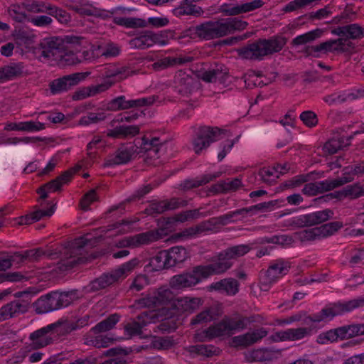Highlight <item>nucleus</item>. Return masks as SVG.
I'll return each instance as SVG.
<instances>
[{
    "label": "nucleus",
    "instance_id": "nucleus-1",
    "mask_svg": "<svg viewBox=\"0 0 364 364\" xmlns=\"http://www.w3.org/2000/svg\"><path fill=\"white\" fill-rule=\"evenodd\" d=\"M251 249L249 245L230 247L220 252L215 259H212L210 264L198 265L193 267L191 272L173 276L170 280V285L173 289H182L196 285L202 279L223 274L232 267L231 259L245 255Z\"/></svg>",
    "mask_w": 364,
    "mask_h": 364
},
{
    "label": "nucleus",
    "instance_id": "nucleus-2",
    "mask_svg": "<svg viewBox=\"0 0 364 364\" xmlns=\"http://www.w3.org/2000/svg\"><path fill=\"white\" fill-rule=\"evenodd\" d=\"M247 26L246 21L237 18L208 21L196 26L195 32L199 38L210 40L232 34L235 31L244 30Z\"/></svg>",
    "mask_w": 364,
    "mask_h": 364
},
{
    "label": "nucleus",
    "instance_id": "nucleus-3",
    "mask_svg": "<svg viewBox=\"0 0 364 364\" xmlns=\"http://www.w3.org/2000/svg\"><path fill=\"white\" fill-rule=\"evenodd\" d=\"M251 321L252 320L249 318L243 316H225L220 322L196 333V339L200 342H204L217 337L230 335L236 331L245 329Z\"/></svg>",
    "mask_w": 364,
    "mask_h": 364
},
{
    "label": "nucleus",
    "instance_id": "nucleus-4",
    "mask_svg": "<svg viewBox=\"0 0 364 364\" xmlns=\"http://www.w3.org/2000/svg\"><path fill=\"white\" fill-rule=\"evenodd\" d=\"M77 290L68 291H53L41 296L34 306L38 314H45L68 306L77 297Z\"/></svg>",
    "mask_w": 364,
    "mask_h": 364
},
{
    "label": "nucleus",
    "instance_id": "nucleus-5",
    "mask_svg": "<svg viewBox=\"0 0 364 364\" xmlns=\"http://www.w3.org/2000/svg\"><path fill=\"white\" fill-rule=\"evenodd\" d=\"M138 264L139 260L136 258H134L122 264L117 269L109 272L102 274L99 277L90 282L89 284L90 290L92 291H97L117 282L121 279L127 277Z\"/></svg>",
    "mask_w": 364,
    "mask_h": 364
},
{
    "label": "nucleus",
    "instance_id": "nucleus-6",
    "mask_svg": "<svg viewBox=\"0 0 364 364\" xmlns=\"http://www.w3.org/2000/svg\"><path fill=\"white\" fill-rule=\"evenodd\" d=\"M363 306H364V297H358L344 303H338L334 304L333 307L324 308L318 314L305 317L304 323L309 324L312 322H320Z\"/></svg>",
    "mask_w": 364,
    "mask_h": 364
},
{
    "label": "nucleus",
    "instance_id": "nucleus-7",
    "mask_svg": "<svg viewBox=\"0 0 364 364\" xmlns=\"http://www.w3.org/2000/svg\"><path fill=\"white\" fill-rule=\"evenodd\" d=\"M354 48V44L352 41L345 38H338L335 40H329L323 42L318 45L308 47L306 48V53L308 55L313 57H318V53H344L348 52Z\"/></svg>",
    "mask_w": 364,
    "mask_h": 364
},
{
    "label": "nucleus",
    "instance_id": "nucleus-8",
    "mask_svg": "<svg viewBox=\"0 0 364 364\" xmlns=\"http://www.w3.org/2000/svg\"><path fill=\"white\" fill-rule=\"evenodd\" d=\"M291 268L290 262L278 259L272 261L264 276L260 277L261 289L267 291L269 285L275 282L279 278L286 275Z\"/></svg>",
    "mask_w": 364,
    "mask_h": 364
},
{
    "label": "nucleus",
    "instance_id": "nucleus-9",
    "mask_svg": "<svg viewBox=\"0 0 364 364\" xmlns=\"http://www.w3.org/2000/svg\"><path fill=\"white\" fill-rule=\"evenodd\" d=\"M287 42V38L282 36H273L268 39H259L253 42L255 51L258 55L259 61L265 56L279 52Z\"/></svg>",
    "mask_w": 364,
    "mask_h": 364
},
{
    "label": "nucleus",
    "instance_id": "nucleus-10",
    "mask_svg": "<svg viewBox=\"0 0 364 364\" xmlns=\"http://www.w3.org/2000/svg\"><path fill=\"white\" fill-rule=\"evenodd\" d=\"M16 296H25L26 299L14 300L0 308V321L18 316L28 311L31 302L30 294L27 291H21L17 292Z\"/></svg>",
    "mask_w": 364,
    "mask_h": 364
},
{
    "label": "nucleus",
    "instance_id": "nucleus-11",
    "mask_svg": "<svg viewBox=\"0 0 364 364\" xmlns=\"http://www.w3.org/2000/svg\"><path fill=\"white\" fill-rule=\"evenodd\" d=\"M223 131L218 127H201L193 139V146L196 154L207 149L211 143L219 140Z\"/></svg>",
    "mask_w": 364,
    "mask_h": 364
},
{
    "label": "nucleus",
    "instance_id": "nucleus-12",
    "mask_svg": "<svg viewBox=\"0 0 364 364\" xmlns=\"http://www.w3.org/2000/svg\"><path fill=\"white\" fill-rule=\"evenodd\" d=\"M157 98L158 97L153 95L147 97L127 100L125 96L121 95L108 102L106 105V109L109 111L115 112L130 108L150 106L154 104Z\"/></svg>",
    "mask_w": 364,
    "mask_h": 364
},
{
    "label": "nucleus",
    "instance_id": "nucleus-13",
    "mask_svg": "<svg viewBox=\"0 0 364 364\" xmlns=\"http://www.w3.org/2000/svg\"><path fill=\"white\" fill-rule=\"evenodd\" d=\"M351 181L352 179L348 177H342L337 179H328L322 181L311 182L304 185L302 193L309 196H314L323 192L331 191Z\"/></svg>",
    "mask_w": 364,
    "mask_h": 364
},
{
    "label": "nucleus",
    "instance_id": "nucleus-14",
    "mask_svg": "<svg viewBox=\"0 0 364 364\" xmlns=\"http://www.w3.org/2000/svg\"><path fill=\"white\" fill-rule=\"evenodd\" d=\"M89 73H75L53 80L49 84L53 95L67 92L88 76Z\"/></svg>",
    "mask_w": 364,
    "mask_h": 364
},
{
    "label": "nucleus",
    "instance_id": "nucleus-15",
    "mask_svg": "<svg viewBox=\"0 0 364 364\" xmlns=\"http://www.w3.org/2000/svg\"><path fill=\"white\" fill-rule=\"evenodd\" d=\"M264 5L262 0H253L242 4H224L220 7V11L226 16H236L255 11Z\"/></svg>",
    "mask_w": 364,
    "mask_h": 364
},
{
    "label": "nucleus",
    "instance_id": "nucleus-16",
    "mask_svg": "<svg viewBox=\"0 0 364 364\" xmlns=\"http://www.w3.org/2000/svg\"><path fill=\"white\" fill-rule=\"evenodd\" d=\"M55 327V324H50L31 333L29 338L33 348H41L53 342V331Z\"/></svg>",
    "mask_w": 364,
    "mask_h": 364
},
{
    "label": "nucleus",
    "instance_id": "nucleus-17",
    "mask_svg": "<svg viewBox=\"0 0 364 364\" xmlns=\"http://www.w3.org/2000/svg\"><path fill=\"white\" fill-rule=\"evenodd\" d=\"M63 50L62 41L58 38H44L39 44L38 53L46 58L59 57Z\"/></svg>",
    "mask_w": 364,
    "mask_h": 364
},
{
    "label": "nucleus",
    "instance_id": "nucleus-18",
    "mask_svg": "<svg viewBox=\"0 0 364 364\" xmlns=\"http://www.w3.org/2000/svg\"><path fill=\"white\" fill-rule=\"evenodd\" d=\"M267 335V331L264 328L256 329L242 335L232 338V344L235 347L246 348L250 346Z\"/></svg>",
    "mask_w": 364,
    "mask_h": 364
},
{
    "label": "nucleus",
    "instance_id": "nucleus-19",
    "mask_svg": "<svg viewBox=\"0 0 364 364\" xmlns=\"http://www.w3.org/2000/svg\"><path fill=\"white\" fill-rule=\"evenodd\" d=\"M175 88L182 95H187L198 88V82L184 72L179 71L174 77Z\"/></svg>",
    "mask_w": 364,
    "mask_h": 364
},
{
    "label": "nucleus",
    "instance_id": "nucleus-20",
    "mask_svg": "<svg viewBox=\"0 0 364 364\" xmlns=\"http://www.w3.org/2000/svg\"><path fill=\"white\" fill-rule=\"evenodd\" d=\"M135 152L136 148L134 146L120 147L113 155L109 156L106 159L105 166H111L127 164L131 161Z\"/></svg>",
    "mask_w": 364,
    "mask_h": 364
},
{
    "label": "nucleus",
    "instance_id": "nucleus-21",
    "mask_svg": "<svg viewBox=\"0 0 364 364\" xmlns=\"http://www.w3.org/2000/svg\"><path fill=\"white\" fill-rule=\"evenodd\" d=\"M152 318L153 316L149 313L144 312L138 315L136 319L126 324L124 331L129 336L141 335L142 328L150 323Z\"/></svg>",
    "mask_w": 364,
    "mask_h": 364
},
{
    "label": "nucleus",
    "instance_id": "nucleus-22",
    "mask_svg": "<svg viewBox=\"0 0 364 364\" xmlns=\"http://www.w3.org/2000/svg\"><path fill=\"white\" fill-rule=\"evenodd\" d=\"M310 331L311 330L308 328H289L276 332L272 336V339L275 342L297 341L308 336Z\"/></svg>",
    "mask_w": 364,
    "mask_h": 364
},
{
    "label": "nucleus",
    "instance_id": "nucleus-23",
    "mask_svg": "<svg viewBox=\"0 0 364 364\" xmlns=\"http://www.w3.org/2000/svg\"><path fill=\"white\" fill-rule=\"evenodd\" d=\"M159 42L156 33L150 31H144L135 38L131 39L129 44L132 48L146 49Z\"/></svg>",
    "mask_w": 364,
    "mask_h": 364
},
{
    "label": "nucleus",
    "instance_id": "nucleus-24",
    "mask_svg": "<svg viewBox=\"0 0 364 364\" xmlns=\"http://www.w3.org/2000/svg\"><path fill=\"white\" fill-rule=\"evenodd\" d=\"M331 33L338 36L340 38H345L350 40L360 39L364 36V28L357 23H353L343 26H338L332 30Z\"/></svg>",
    "mask_w": 364,
    "mask_h": 364
},
{
    "label": "nucleus",
    "instance_id": "nucleus-25",
    "mask_svg": "<svg viewBox=\"0 0 364 364\" xmlns=\"http://www.w3.org/2000/svg\"><path fill=\"white\" fill-rule=\"evenodd\" d=\"M82 247L79 245L77 247H73L65 252V257L61 260L62 267L65 269H71L77 264H84L87 261V258L82 256Z\"/></svg>",
    "mask_w": 364,
    "mask_h": 364
},
{
    "label": "nucleus",
    "instance_id": "nucleus-26",
    "mask_svg": "<svg viewBox=\"0 0 364 364\" xmlns=\"http://www.w3.org/2000/svg\"><path fill=\"white\" fill-rule=\"evenodd\" d=\"M99 73L100 77L106 80H111L114 77H119V80H123L135 73L134 71L129 70L128 67L118 68L111 65L102 67Z\"/></svg>",
    "mask_w": 364,
    "mask_h": 364
},
{
    "label": "nucleus",
    "instance_id": "nucleus-27",
    "mask_svg": "<svg viewBox=\"0 0 364 364\" xmlns=\"http://www.w3.org/2000/svg\"><path fill=\"white\" fill-rule=\"evenodd\" d=\"M208 288L211 291L214 290L233 296L238 292L239 283L235 279L226 278L212 283Z\"/></svg>",
    "mask_w": 364,
    "mask_h": 364
},
{
    "label": "nucleus",
    "instance_id": "nucleus-28",
    "mask_svg": "<svg viewBox=\"0 0 364 364\" xmlns=\"http://www.w3.org/2000/svg\"><path fill=\"white\" fill-rule=\"evenodd\" d=\"M333 215L332 210L325 209L302 215L300 220L304 225L312 226L328 220L333 218Z\"/></svg>",
    "mask_w": 364,
    "mask_h": 364
},
{
    "label": "nucleus",
    "instance_id": "nucleus-29",
    "mask_svg": "<svg viewBox=\"0 0 364 364\" xmlns=\"http://www.w3.org/2000/svg\"><path fill=\"white\" fill-rule=\"evenodd\" d=\"M171 299V291L169 289L159 290L153 297H145L138 300V304L141 307H151L159 304H165Z\"/></svg>",
    "mask_w": 364,
    "mask_h": 364
},
{
    "label": "nucleus",
    "instance_id": "nucleus-30",
    "mask_svg": "<svg viewBox=\"0 0 364 364\" xmlns=\"http://www.w3.org/2000/svg\"><path fill=\"white\" fill-rule=\"evenodd\" d=\"M73 9L79 14L95 16L102 19H108L114 14V11L99 9L90 4L75 6Z\"/></svg>",
    "mask_w": 364,
    "mask_h": 364
},
{
    "label": "nucleus",
    "instance_id": "nucleus-31",
    "mask_svg": "<svg viewBox=\"0 0 364 364\" xmlns=\"http://www.w3.org/2000/svg\"><path fill=\"white\" fill-rule=\"evenodd\" d=\"M158 238L159 233L151 230L127 238L123 241L122 245L124 246L137 247L141 245L149 244Z\"/></svg>",
    "mask_w": 364,
    "mask_h": 364
},
{
    "label": "nucleus",
    "instance_id": "nucleus-32",
    "mask_svg": "<svg viewBox=\"0 0 364 364\" xmlns=\"http://www.w3.org/2000/svg\"><path fill=\"white\" fill-rule=\"evenodd\" d=\"M24 70L23 63H12L0 68V82L20 77Z\"/></svg>",
    "mask_w": 364,
    "mask_h": 364
},
{
    "label": "nucleus",
    "instance_id": "nucleus-33",
    "mask_svg": "<svg viewBox=\"0 0 364 364\" xmlns=\"http://www.w3.org/2000/svg\"><path fill=\"white\" fill-rule=\"evenodd\" d=\"M228 73L223 65L216 66L215 68L204 71L201 74V79L207 82H215L219 81L223 83L226 81Z\"/></svg>",
    "mask_w": 364,
    "mask_h": 364
},
{
    "label": "nucleus",
    "instance_id": "nucleus-34",
    "mask_svg": "<svg viewBox=\"0 0 364 364\" xmlns=\"http://www.w3.org/2000/svg\"><path fill=\"white\" fill-rule=\"evenodd\" d=\"M140 128L137 125L117 126L107 132V136L112 138L133 137L139 133Z\"/></svg>",
    "mask_w": 364,
    "mask_h": 364
},
{
    "label": "nucleus",
    "instance_id": "nucleus-35",
    "mask_svg": "<svg viewBox=\"0 0 364 364\" xmlns=\"http://www.w3.org/2000/svg\"><path fill=\"white\" fill-rule=\"evenodd\" d=\"M141 149L145 152H149L151 157H159L158 156L164 146V144L160 141L159 138L153 137L151 139L144 136L141 139Z\"/></svg>",
    "mask_w": 364,
    "mask_h": 364
},
{
    "label": "nucleus",
    "instance_id": "nucleus-36",
    "mask_svg": "<svg viewBox=\"0 0 364 364\" xmlns=\"http://www.w3.org/2000/svg\"><path fill=\"white\" fill-rule=\"evenodd\" d=\"M201 304L200 298L183 297L178 299L174 302V306L180 311L192 312L196 310Z\"/></svg>",
    "mask_w": 364,
    "mask_h": 364
},
{
    "label": "nucleus",
    "instance_id": "nucleus-37",
    "mask_svg": "<svg viewBox=\"0 0 364 364\" xmlns=\"http://www.w3.org/2000/svg\"><path fill=\"white\" fill-rule=\"evenodd\" d=\"M356 97L354 92L341 90L324 96L323 100L328 105H333L343 103L348 100H355Z\"/></svg>",
    "mask_w": 364,
    "mask_h": 364
},
{
    "label": "nucleus",
    "instance_id": "nucleus-38",
    "mask_svg": "<svg viewBox=\"0 0 364 364\" xmlns=\"http://www.w3.org/2000/svg\"><path fill=\"white\" fill-rule=\"evenodd\" d=\"M219 316L215 307H209L200 312L191 320V325L203 324L216 319Z\"/></svg>",
    "mask_w": 364,
    "mask_h": 364
},
{
    "label": "nucleus",
    "instance_id": "nucleus-39",
    "mask_svg": "<svg viewBox=\"0 0 364 364\" xmlns=\"http://www.w3.org/2000/svg\"><path fill=\"white\" fill-rule=\"evenodd\" d=\"M220 172H217L213 174H206L200 178H193V179H188L185 180L181 184V186L183 189L187 190L193 188H197L200 186L205 185L208 182L214 180L215 178L219 177L220 176Z\"/></svg>",
    "mask_w": 364,
    "mask_h": 364
},
{
    "label": "nucleus",
    "instance_id": "nucleus-40",
    "mask_svg": "<svg viewBox=\"0 0 364 364\" xmlns=\"http://www.w3.org/2000/svg\"><path fill=\"white\" fill-rule=\"evenodd\" d=\"M363 196L362 187L359 183L346 186L341 191H336L326 195V197L331 198H341L342 196H350L352 198H358Z\"/></svg>",
    "mask_w": 364,
    "mask_h": 364
},
{
    "label": "nucleus",
    "instance_id": "nucleus-41",
    "mask_svg": "<svg viewBox=\"0 0 364 364\" xmlns=\"http://www.w3.org/2000/svg\"><path fill=\"white\" fill-rule=\"evenodd\" d=\"M119 321V315L114 314L109 316L107 318L98 323L95 326L91 328V331L95 333H100L112 329Z\"/></svg>",
    "mask_w": 364,
    "mask_h": 364
},
{
    "label": "nucleus",
    "instance_id": "nucleus-42",
    "mask_svg": "<svg viewBox=\"0 0 364 364\" xmlns=\"http://www.w3.org/2000/svg\"><path fill=\"white\" fill-rule=\"evenodd\" d=\"M187 350L191 354L203 355L205 357H211L213 355H218L220 353L218 348L212 345L203 344L191 346L187 348Z\"/></svg>",
    "mask_w": 364,
    "mask_h": 364
},
{
    "label": "nucleus",
    "instance_id": "nucleus-43",
    "mask_svg": "<svg viewBox=\"0 0 364 364\" xmlns=\"http://www.w3.org/2000/svg\"><path fill=\"white\" fill-rule=\"evenodd\" d=\"M174 11L178 15H192L195 16H199L203 13L201 7L186 1L179 7L175 9Z\"/></svg>",
    "mask_w": 364,
    "mask_h": 364
},
{
    "label": "nucleus",
    "instance_id": "nucleus-44",
    "mask_svg": "<svg viewBox=\"0 0 364 364\" xmlns=\"http://www.w3.org/2000/svg\"><path fill=\"white\" fill-rule=\"evenodd\" d=\"M242 186L241 180L238 178H235L232 180H225L220 181L218 183L213 186V188L216 192L226 193L228 191H236Z\"/></svg>",
    "mask_w": 364,
    "mask_h": 364
},
{
    "label": "nucleus",
    "instance_id": "nucleus-45",
    "mask_svg": "<svg viewBox=\"0 0 364 364\" xmlns=\"http://www.w3.org/2000/svg\"><path fill=\"white\" fill-rule=\"evenodd\" d=\"M50 4L43 1L25 0L22 3L23 7L29 12L44 13L48 11Z\"/></svg>",
    "mask_w": 364,
    "mask_h": 364
},
{
    "label": "nucleus",
    "instance_id": "nucleus-46",
    "mask_svg": "<svg viewBox=\"0 0 364 364\" xmlns=\"http://www.w3.org/2000/svg\"><path fill=\"white\" fill-rule=\"evenodd\" d=\"M338 338L341 340L343 339L341 327L329 330L325 333H321L317 338V341L321 344H326L328 342H335Z\"/></svg>",
    "mask_w": 364,
    "mask_h": 364
},
{
    "label": "nucleus",
    "instance_id": "nucleus-47",
    "mask_svg": "<svg viewBox=\"0 0 364 364\" xmlns=\"http://www.w3.org/2000/svg\"><path fill=\"white\" fill-rule=\"evenodd\" d=\"M321 33L322 31L320 29H316L307 32L304 34L299 35L294 38L291 41V44L293 46H300L306 44L307 43L312 42L314 40L318 38L321 36Z\"/></svg>",
    "mask_w": 364,
    "mask_h": 364
},
{
    "label": "nucleus",
    "instance_id": "nucleus-48",
    "mask_svg": "<svg viewBox=\"0 0 364 364\" xmlns=\"http://www.w3.org/2000/svg\"><path fill=\"white\" fill-rule=\"evenodd\" d=\"M114 22L127 28H143L146 26L144 20L136 18L115 17Z\"/></svg>",
    "mask_w": 364,
    "mask_h": 364
},
{
    "label": "nucleus",
    "instance_id": "nucleus-49",
    "mask_svg": "<svg viewBox=\"0 0 364 364\" xmlns=\"http://www.w3.org/2000/svg\"><path fill=\"white\" fill-rule=\"evenodd\" d=\"M73 176L72 170H67L55 179L46 183V186H48L50 189H53L54 191H57L60 189L63 184L69 182Z\"/></svg>",
    "mask_w": 364,
    "mask_h": 364
},
{
    "label": "nucleus",
    "instance_id": "nucleus-50",
    "mask_svg": "<svg viewBox=\"0 0 364 364\" xmlns=\"http://www.w3.org/2000/svg\"><path fill=\"white\" fill-rule=\"evenodd\" d=\"M343 224L339 221L331 222L318 227L322 238L328 237L334 235L341 228Z\"/></svg>",
    "mask_w": 364,
    "mask_h": 364
},
{
    "label": "nucleus",
    "instance_id": "nucleus-51",
    "mask_svg": "<svg viewBox=\"0 0 364 364\" xmlns=\"http://www.w3.org/2000/svg\"><path fill=\"white\" fill-rule=\"evenodd\" d=\"M48 14L55 17L60 23L67 24L71 20L69 13L51 4L48 8Z\"/></svg>",
    "mask_w": 364,
    "mask_h": 364
},
{
    "label": "nucleus",
    "instance_id": "nucleus-52",
    "mask_svg": "<svg viewBox=\"0 0 364 364\" xmlns=\"http://www.w3.org/2000/svg\"><path fill=\"white\" fill-rule=\"evenodd\" d=\"M343 339L364 334V324H350L341 326Z\"/></svg>",
    "mask_w": 364,
    "mask_h": 364
},
{
    "label": "nucleus",
    "instance_id": "nucleus-53",
    "mask_svg": "<svg viewBox=\"0 0 364 364\" xmlns=\"http://www.w3.org/2000/svg\"><path fill=\"white\" fill-rule=\"evenodd\" d=\"M31 277V276L27 272L23 273L20 272H15L2 273L0 274V283H2L5 281L11 282H22L23 280H28Z\"/></svg>",
    "mask_w": 364,
    "mask_h": 364
},
{
    "label": "nucleus",
    "instance_id": "nucleus-54",
    "mask_svg": "<svg viewBox=\"0 0 364 364\" xmlns=\"http://www.w3.org/2000/svg\"><path fill=\"white\" fill-rule=\"evenodd\" d=\"M279 170L275 166L262 168L259 171V176L263 182L267 183H272L274 181L275 178H279Z\"/></svg>",
    "mask_w": 364,
    "mask_h": 364
},
{
    "label": "nucleus",
    "instance_id": "nucleus-55",
    "mask_svg": "<svg viewBox=\"0 0 364 364\" xmlns=\"http://www.w3.org/2000/svg\"><path fill=\"white\" fill-rule=\"evenodd\" d=\"M239 56L243 59L259 60L258 55L255 51V46L252 43H248L237 50Z\"/></svg>",
    "mask_w": 364,
    "mask_h": 364
},
{
    "label": "nucleus",
    "instance_id": "nucleus-56",
    "mask_svg": "<svg viewBox=\"0 0 364 364\" xmlns=\"http://www.w3.org/2000/svg\"><path fill=\"white\" fill-rule=\"evenodd\" d=\"M277 204V200H271L268 202H263L257 205L250 206L249 208H244L247 210L246 215H252L257 211H268L272 210L273 208Z\"/></svg>",
    "mask_w": 364,
    "mask_h": 364
},
{
    "label": "nucleus",
    "instance_id": "nucleus-57",
    "mask_svg": "<svg viewBox=\"0 0 364 364\" xmlns=\"http://www.w3.org/2000/svg\"><path fill=\"white\" fill-rule=\"evenodd\" d=\"M166 211L165 200L153 201L145 209L144 212L147 215L156 216Z\"/></svg>",
    "mask_w": 364,
    "mask_h": 364
},
{
    "label": "nucleus",
    "instance_id": "nucleus-58",
    "mask_svg": "<svg viewBox=\"0 0 364 364\" xmlns=\"http://www.w3.org/2000/svg\"><path fill=\"white\" fill-rule=\"evenodd\" d=\"M150 264L156 271L168 269L166 267V258L164 250L160 251L156 255L153 257L151 259Z\"/></svg>",
    "mask_w": 364,
    "mask_h": 364
},
{
    "label": "nucleus",
    "instance_id": "nucleus-59",
    "mask_svg": "<svg viewBox=\"0 0 364 364\" xmlns=\"http://www.w3.org/2000/svg\"><path fill=\"white\" fill-rule=\"evenodd\" d=\"M106 118L104 112H90L87 115L81 117L80 119V124L88 125L92 123H97L103 121Z\"/></svg>",
    "mask_w": 364,
    "mask_h": 364
},
{
    "label": "nucleus",
    "instance_id": "nucleus-60",
    "mask_svg": "<svg viewBox=\"0 0 364 364\" xmlns=\"http://www.w3.org/2000/svg\"><path fill=\"white\" fill-rule=\"evenodd\" d=\"M46 128L45 124L39 122L27 121L21 122V131L34 132L43 130Z\"/></svg>",
    "mask_w": 364,
    "mask_h": 364
},
{
    "label": "nucleus",
    "instance_id": "nucleus-61",
    "mask_svg": "<svg viewBox=\"0 0 364 364\" xmlns=\"http://www.w3.org/2000/svg\"><path fill=\"white\" fill-rule=\"evenodd\" d=\"M300 119L309 127H314L318 124L317 115L314 112L309 110L301 112Z\"/></svg>",
    "mask_w": 364,
    "mask_h": 364
},
{
    "label": "nucleus",
    "instance_id": "nucleus-62",
    "mask_svg": "<svg viewBox=\"0 0 364 364\" xmlns=\"http://www.w3.org/2000/svg\"><path fill=\"white\" fill-rule=\"evenodd\" d=\"M173 58L165 57L157 60L151 65L152 68L156 71H161L173 66Z\"/></svg>",
    "mask_w": 364,
    "mask_h": 364
},
{
    "label": "nucleus",
    "instance_id": "nucleus-63",
    "mask_svg": "<svg viewBox=\"0 0 364 364\" xmlns=\"http://www.w3.org/2000/svg\"><path fill=\"white\" fill-rule=\"evenodd\" d=\"M176 323L173 320L166 319L159 323L154 330V332L159 331L162 333H169L176 329Z\"/></svg>",
    "mask_w": 364,
    "mask_h": 364
},
{
    "label": "nucleus",
    "instance_id": "nucleus-64",
    "mask_svg": "<svg viewBox=\"0 0 364 364\" xmlns=\"http://www.w3.org/2000/svg\"><path fill=\"white\" fill-rule=\"evenodd\" d=\"M178 264L183 262L188 258L186 250L181 246H176L169 249Z\"/></svg>",
    "mask_w": 364,
    "mask_h": 364
}]
</instances>
